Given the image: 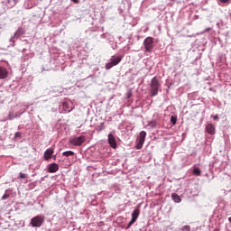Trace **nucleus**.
<instances>
[{
    "label": "nucleus",
    "instance_id": "nucleus-1",
    "mask_svg": "<svg viewBox=\"0 0 231 231\" xmlns=\"http://www.w3.org/2000/svg\"><path fill=\"white\" fill-rule=\"evenodd\" d=\"M160 88H162V83H160V79L157 77H153L150 83L151 97H156V95H158Z\"/></svg>",
    "mask_w": 231,
    "mask_h": 231
},
{
    "label": "nucleus",
    "instance_id": "nucleus-15",
    "mask_svg": "<svg viewBox=\"0 0 231 231\" xmlns=\"http://www.w3.org/2000/svg\"><path fill=\"white\" fill-rule=\"evenodd\" d=\"M143 143H145L143 141L137 139L136 149H142V147H143Z\"/></svg>",
    "mask_w": 231,
    "mask_h": 231
},
{
    "label": "nucleus",
    "instance_id": "nucleus-11",
    "mask_svg": "<svg viewBox=\"0 0 231 231\" xmlns=\"http://www.w3.org/2000/svg\"><path fill=\"white\" fill-rule=\"evenodd\" d=\"M8 77V70L5 67H0V79H6Z\"/></svg>",
    "mask_w": 231,
    "mask_h": 231
},
{
    "label": "nucleus",
    "instance_id": "nucleus-25",
    "mask_svg": "<svg viewBox=\"0 0 231 231\" xmlns=\"http://www.w3.org/2000/svg\"><path fill=\"white\" fill-rule=\"evenodd\" d=\"M14 5H17L19 3V0H14Z\"/></svg>",
    "mask_w": 231,
    "mask_h": 231
},
{
    "label": "nucleus",
    "instance_id": "nucleus-24",
    "mask_svg": "<svg viewBox=\"0 0 231 231\" xmlns=\"http://www.w3.org/2000/svg\"><path fill=\"white\" fill-rule=\"evenodd\" d=\"M213 118H214V120H217V118H219V116L217 115Z\"/></svg>",
    "mask_w": 231,
    "mask_h": 231
},
{
    "label": "nucleus",
    "instance_id": "nucleus-8",
    "mask_svg": "<svg viewBox=\"0 0 231 231\" xmlns=\"http://www.w3.org/2000/svg\"><path fill=\"white\" fill-rule=\"evenodd\" d=\"M54 151L53 148H49L44 152V160L46 162H49V160H51V155L53 154Z\"/></svg>",
    "mask_w": 231,
    "mask_h": 231
},
{
    "label": "nucleus",
    "instance_id": "nucleus-9",
    "mask_svg": "<svg viewBox=\"0 0 231 231\" xmlns=\"http://www.w3.org/2000/svg\"><path fill=\"white\" fill-rule=\"evenodd\" d=\"M206 131L208 133V134H216V126H214L212 124H208L206 126Z\"/></svg>",
    "mask_w": 231,
    "mask_h": 231
},
{
    "label": "nucleus",
    "instance_id": "nucleus-7",
    "mask_svg": "<svg viewBox=\"0 0 231 231\" xmlns=\"http://www.w3.org/2000/svg\"><path fill=\"white\" fill-rule=\"evenodd\" d=\"M108 143L112 149H116L117 144H116V139L115 138V135L113 134H108Z\"/></svg>",
    "mask_w": 231,
    "mask_h": 231
},
{
    "label": "nucleus",
    "instance_id": "nucleus-13",
    "mask_svg": "<svg viewBox=\"0 0 231 231\" xmlns=\"http://www.w3.org/2000/svg\"><path fill=\"white\" fill-rule=\"evenodd\" d=\"M171 198L175 203H181V197H180V195L173 193Z\"/></svg>",
    "mask_w": 231,
    "mask_h": 231
},
{
    "label": "nucleus",
    "instance_id": "nucleus-5",
    "mask_svg": "<svg viewBox=\"0 0 231 231\" xmlns=\"http://www.w3.org/2000/svg\"><path fill=\"white\" fill-rule=\"evenodd\" d=\"M84 142H86V136L80 135L79 137L70 138L69 143H71V145H75L76 147H80Z\"/></svg>",
    "mask_w": 231,
    "mask_h": 231
},
{
    "label": "nucleus",
    "instance_id": "nucleus-10",
    "mask_svg": "<svg viewBox=\"0 0 231 231\" xmlns=\"http://www.w3.org/2000/svg\"><path fill=\"white\" fill-rule=\"evenodd\" d=\"M57 171H59V164L51 163L49 165L48 172L53 173V172H57Z\"/></svg>",
    "mask_w": 231,
    "mask_h": 231
},
{
    "label": "nucleus",
    "instance_id": "nucleus-26",
    "mask_svg": "<svg viewBox=\"0 0 231 231\" xmlns=\"http://www.w3.org/2000/svg\"><path fill=\"white\" fill-rule=\"evenodd\" d=\"M127 98H131V93L128 94Z\"/></svg>",
    "mask_w": 231,
    "mask_h": 231
},
{
    "label": "nucleus",
    "instance_id": "nucleus-17",
    "mask_svg": "<svg viewBox=\"0 0 231 231\" xmlns=\"http://www.w3.org/2000/svg\"><path fill=\"white\" fill-rule=\"evenodd\" d=\"M171 122L172 125H176V122H178V117L175 116H171Z\"/></svg>",
    "mask_w": 231,
    "mask_h": 231
},
{
    "label": "nucleus",
    "instance_id": "nucleus-18",
    "mask_svg": "<svg viewBox=\"0 0 231 231\" xmlns=\"http://www.w3.org/2000/svg\"><path fill=\"white\" fill-rule=\"evenodd\" d=\"M181 231H190V226H182Z\"/></svg>",
    "mask_w": 231,
    "mask_h": 231
},
{
    "label": "nucleus",
    "instance_id": "nucleus-19",
    "mask_svg": "<svg viewBox=\"0 0 231 231\" xmlns=\"http://www.w3.org/2000/svg\"><path fill=\"white\" fill-rule=\"evenodd\" d=\"M19 175H20V180H24V178H26L25 173L20 172Z\"/></svg>",
    "mask_w": 231,
    "mask_h": 231
},
{
    "label": "nucleus",
    "instance_id": "nucleus-22",
    "mask_svg": "<svg viewBox=\"0 0 231 231\" xmlns=\"http://www.w3.org/2000/svg\"><path fill=\"white\" fill-rule=\"evenodd\" d=\"M72 3H75L76 5H79V3H80V0H71Z\"/></svg>",
    "mask_w": 231,
    "mask_h": 231
},
{
    "label": "nucleus",
    "instance_id": "nucleus-6",
    "mask_svg": "<svg viewBox=\"0 0 231 231\" xmlns=\"http://www.w3.org/2000/svg\"><path fill=\"white\" fill-rule=\"evenodd\" d=\"M139 216H140V209L139 208L134 209L132 213V218L128 223V226L125 227V230H128V228H131V226H133V225L136 223V220L138 219Z\"/></svg>",
    "mask_w": 231,
    "mask_h": 231
},
{
    "label": "nucleus",
    "instance_id": "nucleus-16",
    "mask_svg": "<svg viewBox=\"0 0 231 231\" xmlns=\"http://www.w3.org/2000/svg\"><path fill=\"white\" fill-rule=\"evenodd\" d=\"M193 174H195V176H201V170H199V168H195L193 170Z\"/></svg>",
    "mask_w": 231,
    "mask_h": 231
},
{
    "label": "nucleus",
    "instance_id": "nucleus-27",
    "mask_svg": "<svg viewBox=\"0 0 231 231\" xmlns=\"http://www.w3.org/2000/svg\"><path fill=\"white\" fill-rule=\"evenodd\" d=\"M18 32H23V29H19Z\"/></svg>",
    "mask_w": 231,
    "mask_h": 231
},
{
    "label": "nucleus",
    "instance_id": "nucleus-21",
    "mask_svg": "<svg viewBox=\"0 0 231 231\" xmlns=\"http://www.w3.org/2000/svg\"><path fill=\"white\" fill-rule=\"evenodd\" d=\"M8 198H10V195L5 194V195H3L2 199H8Z\"/></svg>",
    "mask_w": 231,
    "mask_h": 231
},
{
    "label": "nucleus",
    "instance_id": "nucleus-3",
    "mask_svg": "<svg viewBox=\"0 0 231 231\" xmlns=\"http://www.w3.org/2000/svg\"><path fill=\"white\" fill-rule=\"evenodd\" d=\"M143 46H144L145 51H147L148 53H151V51L154 50V38L147 37L143 42Z\"/></svg>",
    "mask_w": 231,
    "mask_h": 231
},
{
    "label": "nucleus",
    "instance_id": "nucleus-12",
    "mask_svg": "<svg viewBox=\"0 0 231 231\" xmlns=\"http://www.w3.org/2000/svg\"><path fill=\"white\" fill-rule=\"evenodd\" d=\"M145 136H147V133L145 131H141L139 134V138L137 140L145 143Z\"/></svg>",
    "mask_w": 231,
    "mask_h": 231
},
{
    "label": "nucleus",
    "instance_id": "nucleus-20",
    "mask_svg": "<svg viewBox=\"0 0 231 231\" xmlns=\"http://www.w3.org/2000/svg\"><path fill=\"white\" fill-rule=\"evenodd\" d=\"M219 3H222L223 5H226V3H230V0H218Z\"/></svg>",
    "mask_w": 231,
    "mask_h": 231
},
{
    "label": "nucleus",
    "instance_id": "nucleus-4",
    "mask_svg": "<svg viewBox=\"0 0 231 231\" xmlns=\"http://www.w3.org/2000/svg\"><path fill=\"white\" fill-rule=\"evenodd\" d=\"M122 62V56H112L110 59V62L106 64V69H111L114 66H118Z\"/></svg>",
    "mask_w": 231,
    "mask_h": 231
},
{
    "label": "nucleus",
    "instance_id": "nucleus-23",
    "mask_svg": "<svg viewBox=\"0 0 231 231\" xmlns=\"http://www.w3.org/2000/svg\"><path fill=\"white\" fill-rule=\"evenodd\" d=\"M15 136L17 137V136H21V133L20 132H17L16 134H15Z\"/></svg>",
    "mask_w": 231,
    "mask_h": 231
},
{
    "label": "nucleus",
    "instance_id": "nucleus-14",
    "mask_svg": "<svg viewBox=\"0 0 231 231\" xmlns=\"http://www.w3.org/2000/svg\"><path fill=\"white\" fill-rule=\"evenodd\" d=\"M62 156H66V158L69 156H75V152L73 151L63 152Z\"/></svg>",
    "mask_w": 231,
    "mask_h": 231
},
{
    "label": "nucleus",
    "instance_id": "nucleus-2",
    "mask_svg": "<svg viewBox=\"0 0 231 231\" xmlns=\"http://www.w3.org/2000/svg\"><path fill=\"white\" fill-rule=\"evenodd\" d=\"M30 225L34 228H41L44 225V217L38 215L31 219Z\"/></svg>",
    "mask_w": 231,
    "mask_h": 231
}]
</instances>
